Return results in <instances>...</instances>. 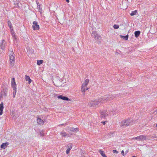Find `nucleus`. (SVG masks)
<instances>
[{
  "label": "nucleus",
  "instance_id": "obj_1",
  "mask_svg": "<svg viewBox=\"0 0 157 157\" xmlns=\"http://www.w3.org/2000/svg\"><path fill=\"white\" fill-rule=\"evenodd\" d=\"M118 95V94L113 95H106L101 97L98 100H95L94 101H91V102L88 103V105L90 106H96L99 104L103 103L107 101L112 100L115 98H117Z\"/></svg>",
  "mask_w": 157,
  "mask_h": 157
},
{
  "label": "nucleus",
  "instance_id": "obj_2",
  "mask_svg": "<svg viewBox=\"0 0 157 157\" xmlns=\"http://www.w3.org/2000/svg\"><path fill=\"white\" fill-rule=\"evenodd\" d=\"M133 123V121L131 118L128 119L127 120L122 121L120 124L121 127L126 128L129 125H131Z\"/></svg>",
  "mask_w": 157,
  "mask_h": 157
},
{
  "label": "nucleus",
  "instance_id": "obj_3",
  "mask_svg": "<svg viewBox=\"0 0 157 157\" xmlns=\"http://www.w3.org/2000/svg\"><path fill=\"white\" fill-rule=\"evenodd\" d=\"M14 55L13 51L11 52V53L10 55V62L11 65L13 66L14 62Z\"/></svg>",
  "mask_w": 157,
  "mask_h": 157
},
{
  "label": "nucleus",
  "instance_id": "obj_4",
  "mask_svg": "<svg viewBox=\"0 0 157 157\" xmlns=\"http://www.w3.org/2000/svg\"><path fill=\"white\" fill-rule=\"evenodd\" d=\"M91 35L92 36H94V38L97 40H99L101 39V37L98 34L96 31H93L91 33Z\"/></svg>",
  "mask_w": 157,
  "mask_h": 157
},
{
  "label": "nucleus",
  "instance_id": "obj_5",
  "mask_svg": "<svg viewBox=\"0 0 157 157\" xmlns=\"http://www.w3.org/2000/svg\"><path fill=\"white\" fill-rule=\"evenodd\" d=\"M132 139L133 140L136 139L140 141H143L146 140V137L145 136L141 135L137 137L132 138Z\"/></svg>",
  "mask_w": 157,
  "mask_h": 157
},
{
  "label": "nucleus",
  "instance_id": "obj_6",
  "mask_svg": "<svg viewBox=\"0 0 157 157\" xmlns=\"http://www.w3.org/2000/svg\"><path fill=\"white\" fill-rule=\"evenodd\" d=\"M33 25L32 26L33 29L34 30H38L40 27L37 22L36 21H34L33 23Z\"/></svg>",
  "mask_w": 157,
  "mask_h": 157
},
{
  "label": "nucleus",
  "instance_id": "obj_7",
  "mask_svg": "<svg viewBox=\"0 0 157 157\" xmlns=\"http://www.w3.org/2000/svg\"><path fill=\"white\" fill-rule=\"evenodd\" d=\"M106 110H103L100 112L101 117L102 118H105L108 115L107 113Z\"/></svg>",
  "mask_w": 157,
  "mask_h": 157
},
{
  "label": "nucleus",
  "instance_id": "obj_8",
  "mask_svg": "<svg viewBox=\"0 0 157 157\" xmlns=\"http://www.w3.org/2000/svg\"><path fill=\"white\" fill-rule=\"evenodd\" d=\"M87 85L85 84V83H83L82 86V88L81 91L83 92V94H84L85 93L86 91V90L85 89V87H86L87 86Z\"/></svg>",
  "mask_w": 157,
  "mask_h": 157
},
{
  "label": "nucleus",
  "instance_id": "obj_9",
  "mask_svg": "<svg viewBox=\"0 0 157 157\" xmlns=\"http://www.w3.org/2000/svg\"><path fill=\"white\" fill-rule=\"evenodd\" d=\"M58 98L59 99H61L63 100L68 101L69 99L67 97L65 96H63L62 95H59L58 97Z\"/></svg>",
  "mask_w": 157,
  "mask_h": 157
},
{
  "label": "nucleus",
  "instance_id": "obj_10",
  "mask_svg": "<svg viewBox=\"0 0 157 157\" xmlns=\"http://www.w3.org/2000/svg\"><path fill=\"white\" fill-rule=\"evenodd\" d=\"M16 82L15 80V78H13L12 79L11 81V86L12 87L14 88V87H16Z\"/></svg>",
  "mask_w": 157,
  "mask_h": 157
},
{
  "label": "nucleus",
  "instance_id": "obj_11",
  "mask_svg": "<svg viewBox=\"0 0 157 157\" xmlns=\"http://www.w3.org/2000/svg\"><path fill=\"white\" fill-rule=\"evenodd\" d=\"M9 144L8 142L2 143L0 146L1 148L2 149H5Z\"/></svg>",
  "mask_w": 157,
  "mask_h": 157
},
{
  "label": "nucleus",
  "instance_id": "obj_12",
  "mask_svg": "<svg viewBox=\"0 0 157 157\" xmlns=\"http://www.w3.org/2000/svg\"><path fill=\"white\" fill-rule=\"evenodd\" d=\"M37 121L38 123L39 124H43L44 122L40 118H38L37 120Z\"/></svg>",
  "mask_w": 157,
  "mask_h": 157
},
{
  "label": "nucleus",
  "instance_id": "obj_13",
  "mask_svg": "<svg viewBox=\"0 0 157 157\" xmlns=\"http://www.w3.org/2000/svg\"><path fill=\"white\" fill-rule=\"evenodd\" d=\"M25 79L26 81H28V83L29 84H30L32 81V80L30 79V78L29 76L25 75Z\"/></svg>",
  "mask_w": 157,
  "mask_h": 157
},
{
  "label": "nucleus",
  "instance_id": "obj_14",
  "mask_svg": "<svg viewBox=\"0 0 157 157\" xmlns=\"http://www.w3.org/2000/svg\"><path fill=\"white\" fill-rule=\"evenodd\" d=\"M68 148L67 149L66 151V153L67 154H68L70 152V150L71 149L72 146L71 144H69L68 146Z\"/></svg>",
  "mask_w": 157,
  "mask_h": 157
},
{
  "label": "nucleus",
  "instance_id": "obj_15",
  "mask_svg": "<svg viewBox=\"0 0 157 157\" xmlns=\"http://www.w3.org/2000/svg\"><path fill=\"white\" fill-rule=\"evenodd\" d=\"M140 32L139 31H137L134 33L135 36V37H137L140 35Z\"/></svg>",
  "mask_w": 157,
  "mask_h": 157
},
{
  "label": "nucleus",
  "instance_id": "obj_16",
  "mask_svg": "<svg viewBox=\"0 0 157 157\" xmlns=\"http://www.w3.org/2000/svg\"><path fill=\"white\" fill-rule=\"evenodd\" d=\"M78 130L79 129L78 128H74L73 127H72L71 129V131L72 132H77L78 131Z\"/></svg>",
  "mask_w": 157,
  "mask_h": 157
},
{
  "label": "nucleus",
  "instance_id": "obj_17",
  "mask_svg": "<svg viewBox=\"0 0 157 157\" xmlns=\"http://www.w3.org/2000/svg\"><path fill=\"white\" fill-rule=\"evenodd\" d=\"M13 89V98H14L15 97L16 93V87H14Z\"/></svg>",
  "mask_w": 157,
  "mask_h": 157
},
{
  "label": "nucleus",
  "instance_id": "obj_18",
  "mask_svg": "<svg viewBox=\"0 0 157 157\" xmlns=\"http://www.w3.org/2000/svg\"><path fill=\"white\" fill-rule=\"evenodd\" d=\"M121 38L124 39L125 40H127L128 38V35H127L126 36H124L122 35H120V36Z\"/></svg>",
  "mask_w": 157,
  "mask_h": 157
},
{
  "label": "nucleus",
  "instance_id": "obj_19",
  "mask_svg": "<svg viewBox=\"0 0 157 157\" xmlns=\"http://www.w3.org/2000/svg\"><path fill=\"white\" fill-rule=\"evenodd\" d=\"M8 24L10 28V30H11V29H12L13 30L12 25L10 21H8Z\"/></svg>",
  "mask_w": 157,
  "mask_h": 157
},
{
  "label": "nucleus",
  "instance_id": "obj_20",
  "mask_svg": "<svg viewBox=\"0 0 157 157\" xmlns=\"http://www.w3.org/2000/svg\"><path fill=\"white\" fill-rule=\"evenodd\" d=\"M99 153L103 157H107L105 154H104V152L103 151L101 150L99 151Z\"/></svg>",
  "mask_w": 157,
  "mask_h": 157
},
{
  "label": "nucleus",
  "instance_id": "obj_21",
  "mask_svg": "<svg viewBox=\"0 0 157 157\" xmlns=\"http://www.w3.org/2000/svg\"><path fill=\"white\" fill-rule=\"evenodd\" d=\"M60 134L61 135L62 137H65L67 135V133L64 132H60Z\"/></svg>",
  "mask_w": 157,
  "mask_h": 157
},
{
  "label": "nucleus",
  "instance_id": "obj_22",
  "mask_svg": "<svg viewBox=\"0 0 157 157\" xmlns=\"http://www.w3.org/2000/svg\"><path fill=\"white\" fill-rule=\"evenodd\" d=\"M3 103L2 102L0 104V110H3Z\"/></svg>",
  "mask_w": 157,
  "mask_h": 157
},
{
  "label": "nucleus",
  "instance_id": "obj_23",
  "mask_svg": "<svg viewBox=\"0 0 157 157\" xmlns=\"http://www.w3.org/2000/svg\"><path fill=\"white\" fill-rule=\"evenodd\" d=\"M137 12V11L136 10H135L134 11H132V13H130V15L131 16H133L135 15L136 13Z\"/></svg>",
  "mask_w": 157,
  "mask_h": 157
},
{
  "label": "nucleus",
  "instance_id": "obj_24",
  "mask_svg": "<svg viewBox=\"0 0 157 157\" xmlns=\"http://www.w3.org/2000/svg\"><path fill=\"white\" fill-rule=\"evenodd\" d=\"M43 62V60H37V65H40Z\"/></svg>",
  "mask_w": 157,
  "mask_h": 157
},
{
  "label": "nucleus",
  "instance_id": "obj_25",
  "mask_svg": "<svg viewBox=\"0 0 157 157\" xmlns=\"http://www.w3.org/2000/svg\"><path fill=\"white\" fill-rule=\"evenodd\" d=\"M6 92H5V91L4 90H3V91H2L1 92V95H4V96H5L6 95Z\"/></svg>",
  "mask_w": 157,
  "mask_h": 157
},
{
  "label": "nucleus",
  "instance_id": "obj_26",
  "mask_svg": "<svg viewBox=\"0 0 157 157\" xmlns=\"http://www.w3.org/2000/svg\"><path fill=\"white\" fill-rule=\"evenodd\" d=\"M113 27L115 29H118L119 28V26L117 25H114Z\"/></svg>",
  "mask_w": 157,
  "mask_h": 157
},
{
  "label": "nucleus",
  "instance_id": "obj_27",
  "mask_svg": "<svg viewBox=\"0 0 157 157\" xmlns=\"http://www.w3.org/2000/svg\"><path fill=\"white\" fill-rule=\"evenodd\" d=\"M89 81V80L88 79H86L84 83L85 84L87 85Z\"/></svg>",
  "mask_w": 157,
  "mask_h": 157
},
{
  "label": "nucleus",
  "instance_id": "obj_28",
  "mask_svg": "<svg viewBox=\"0 0 157 157\" xmlns=\"http://www.w3.org/2000/svg\"><path fill=\"white\" fill-rule=\"evenodd\" d=\"M40 135L42 136H43L44 135V133L43 131H40Z\"/></svg>",
  "mask_w": 157,
  "mask_h": 157
},
{
  "label": "nucleus",
  "instance_id": "obj_29",
  "mask_svg": "<svg viewBox=\"0 0 157 157\" xmlns=\"http://www.w3.org/2000/svg\"><path fill=\"white\" fill-rule=\"evenodd\" d=\"M86 154V153H83V151H82V150H81V155L82 156H83L85 155L84 154Z\"/></svg>",
  "mask_w": 157,
  "mask_h": 157
},
{
  "label": "nucleus",
  "instance_id": "obj_30",
  "mask_svg": "<svg viewBox=\"0 0 157 157\" xmlns=\"http://www.w3.org/2000/svg\"><path fill=\"white\" fill-rule=\"evenodd\" d=\"M4 41H5V40H2V43L0 44V47L1 48L3 47L2 46L3 45V43Z\"/></svg>",
  "mask_w": 157,
  "mask_h": 157
},
{
  "label": "nucleus",
  "instance_id": "obj_31",
  "mask_svg": "<svg viewBox=\"0 0 157 157\" xmlns=\"http://www.w3.org/2000/svg\"><path fill=\"white\" fill-rule=\"evenodd\" d=\"M113 152L114 153L118 154V152L116 150H113Z\"/></svg>",
  "mask_w": 157,
  "mask_h": 157
},
{
  "label": "nucleus",
  "instance_id": "obj_32",
  "mask_svg": "<svg viewBox=\"0 0 157 157\" xmlns=\"http://www.w3.org/2000/svg\"><path fill=\"white\" fill-rule=\"evenodd\" d=\"M72 127H68L67 128V130H68V131H71V129Z\"/></svg>",
  "mask_w": 157,
  "mask_h": 157
},
{
  "label": "nucleus",
  "instance_id": "obj_33",
  "mask_svg": "<svg viewBox=\"0 0 157 157\" xmlns=\"http://www.w3.org/2000/svg\"><path fill=\"white\" fill-rule=\"evenodd\" d=\"M107 121H102L101 122V123H102L104 125H105L106 122H107Z\"/></svg>",
  "mask_w": 157,
  "mask_h": 157
},
{
  "label": "nucleus",
  "instance_id": "obj_34",
  "mask_svg": "<svg viewBox=\"0 0 157 157\" xmlns=\"http://www.w3.org/2000/svg\"><path fill=\"white\" fill-rule=\"evenodd\" d=\"M121 154L123 156L125 155L124 154V151L123 150L121 151Z\"/></svg>",
  "mask_w": 157,
  "mask_h": 157
},
{
  "label": "nucleus",
  "instance_id": "obj_35",
  "mask_svg": "<svg viewBox=\"0 0 157 157\" xmlns=\"http://www.w3.org/2000/svg\"><path fill=\"white\" fill-rule=\"evenodd\" d=\"M2 110H0V115H1L2 114Z\"/></svg>",
  "mask_w": 157,
  "mask_h": 157
},
{
  "label": "nucleus",
  "instance_id": "obj_36",
  "mask_svg": "<svg viewBox=\"0 0 157 157\" xmlns=\"http://www.w3.org/2000/svg\"><path fill=\"white\" fill-rule=\"evenodd\" d=\"M66 123H65V124H61L59 125V126H60V125H62V126H65V124H66Z\"/></svg>",
  "mask_w": 157,
  "mask_h": 157
},
{
  "label": "nucleus",
  "instance_id": "obj_37",
  "mask_svg": "<svg viewBox=\"0 0 157 157\" xmlns=\"http://www.w3.org/2000/svg\"><path fill=\"white\" fill-rule=\"evenodd\" d=\"M12 35L14 37H15V34H14V33H12Z\"/></svg>",
  "mask_w": 157,
  "mask_h": 157
},
{
  "label": "nucleus",
  "instance_id": "obj_38",
  "mask_svg": "<svg viewBox=\"0 0 157 157\" xmlns=\"http://www.w3.org/2000/svg\"><path fill=\"white\" fill-rule=\"evenodd\" d=\"M11 32L12 33V34L13 33H14V32H13V30L11 29Z\"/></svg>",
  "mask_w": 157,
  "mask_h": 157
},
{
  "label": "nucleus",
  "instance_id": "obj_39",
  "mask_svg": "<svg viewBox=\"0 0 157 157\" xmlns=\"http://www.w3.org/2000/svg\"><path fill=\"white\" fill-rule=\"evenodd\" d=\"M88 89V88H87V87H85V89L86 90H87Z\"/></svg>",
  "mask_w": 157,
  "mask_h": 157
},
{
  "label": "nucleus",
  "instance_id": "obj_40",
  "mask_svg": "<svg viewBox=\"0 0 157 157\" xmlns=\"http://www.w3.org/2000/svg\"><path fill=\"white\" fill-rule=\"evenodd\" d=\"M66 1L67 2H69V0H66Z\"/></svg>",
  "mask_w": 157,
  "mask_h": 157
},
{
  "label": "nucleus",
  "instance_id": "obj_41",
  "mask_svg": "<svg viewBox=\"0 0 157 157\" xmlns=\"http://www.w3.org/2000/svg\"><path fill=\"white\" fill-rule=\"evenodd\" d=\"M113 134V132H110V134Z\"/></svg>",
  "mask_w": 157,
  "mask_h": 157
},
{
  "label": "nucleus",
  "instance_id": "obj_42",
  "mask_svg": "<svg viewBox=\"0 0 157 157\" xmlns=\"http://www.w3.org/2000/svg\"><path fill=\"white\" fill-rule=\"evenodd\" d=\"M132 157H136V156H132Z\"/></svg>",
  "mask_w": 157,
  "mask_h": 157
},
{
  "label": "nucleus",
  "instance_id": "obj_43",
  "mask_svg": "<svg viewBox=\"0 0 157 157\" xmlns=\"http://www.w3.org/2000/svg\"><path fill=\"white\" fill-rule=\"evenodd\" d=\"M128 152V151H126V152H126V153H127V152Z\"/></svg>",
  "mask_w": 157,
  "mask_h": 157
},
{
  "label": "nucleus",
  "instance_id": "obj_44",
  "mask_svg": "<svg viewBox=\"0 0 157 157\" xmlns=\"http://www.w3.org/2000/svg\"><path fill=\"white\" fill-rule=\"evenodd\" d=\"M126 0V1H128V0Z\"/></svg>",
  "mask_w": 157,
  "mask_h": 157
}]
</instances>
